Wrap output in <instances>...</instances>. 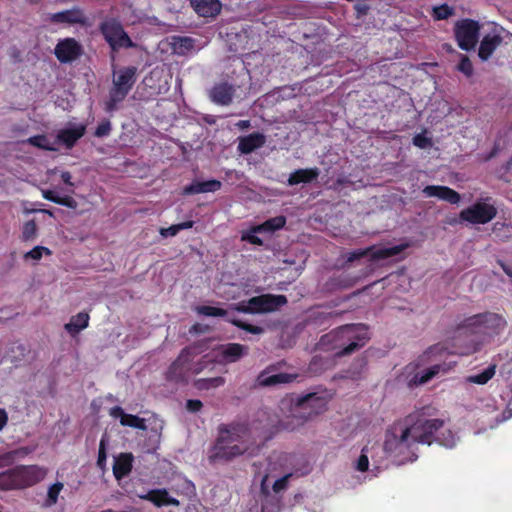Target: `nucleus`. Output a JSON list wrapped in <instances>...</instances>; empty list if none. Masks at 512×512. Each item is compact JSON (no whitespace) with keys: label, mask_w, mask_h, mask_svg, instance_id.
<instances>
[{"label":"nucleus","mask_w":512,"mask_h":512,"mask_svg":"<svg viewBox=\"0 0 512 512\" xmlns=\"http://www.w3.org/2000/svg\"><path fill=\"white\" fill-rule=\"evenodd\" d=\"M436 409L425 406L396 421L385 433L383 448L400 464L414 462L418 458V445L436 443L448 449L456 446L458 436L446 424L445 419L433 418Z\"/></svg>","instance_id":"f257e3e1"},{"label":"nucleus","mask_w":512,"mask_h":512,"mask_svg":"<svg viewBox=\"0 0 512 512\" xmlns=\"http://www.w3.org/2000/svg\"><path fill=\"white\" fill-rule=\"evenodd\" d=\"M254 444L250 426L246 422L220 424L218 435L209 455L211 463L229 462L246 453Z\"/></svg>","instance_id":"f03ea898"},{"label":"nucleus","mask_w":512,"mask_h":512,"mask_svg":"<svg viewBox=\"0 0 512 512\" xmlns=\"http://www.w3.org/2000/svg\"><path fill=\"white\" fill-rule=\"evenodd\" d=\"M368 339L364 324H346L323 335L319 346L322 349L336 350L335 357L341 358L363 347Z\"/></svg>","instance_id":"7ed1b4c3"},{"label":"nucleus","mask_w":512,"mask_h":512,"mask_svg":"<svg viewBox=\"0 0 512 512\" xmlns=\"http://www.w3.org/2000/svg\"><path fill=\"white\" fill-rule=\"evenodd\" d=\"M293 404L291 414L279 421L280 430H297L313 417L324 413L327 410L328 399L324 395L310 392L297 396Z\"/></svg>","instance_id":"20e7f679"},{"label":"nucleus","mask_w":512,"mask_h":512,"mask_svg":"<svg viewBox=\"0 0 512 512\" xmlns=\"http://www.w3.org/2000/svg\"><path fill=\"white\" fill-rule=\"evenodd\" d=\"M507 326L505 318L497 313L485 312L464 318L456 323L453 332L455 334H486L499 335Z\"/></svg>","instance_id":"39448f33"},{"label":"nucleus","mask_w":512,"mask_h":512,"mask_svg":"<svg viewBox=\"0 0 512 512\" xmlns=\"http://www.w3.org/2000/svg\"><path fill=\"white\" fill-rule=\"evenodd\" d=\"M195 348L187 346L181 350L178 357L168 367L165 378L176 384H187L191 376L201 373L205 367L202 360L195 361Z\"/></svg>","instance_id":"423d86ee"},{"label":"nucleus","mask_w":512,"mask_h":512,"mask_svg":"<svg viewBox=\"0 0 512 512\" xmlns=\"http://www.w3.org/2000/svg\"><path fill=\"white\" fill-rule=\"evenodd\" d=\"M452 354L444 343L430 346L422 355V361L433 363L428 369L416 373L409 381L410 386H418L427 383L440 373H446L451 369V363H447V357Z\"/></svg>","instance_id":"0eeeda50"},{"label":"nucleus","mask_w":512,"mask_h":512,"mask_svg":"<svg viewBox=\"0 0 512 512\" xmlns=\"http://www.w3.org/2000/svg\"><path fill=\"white\" fill-rule=\"evenodd\" d=\"M480 29L481 25L476 20L465 18L456 21L453 32L458 47L464 51L475 49L479 41Z\"/></svg>","instance_id":"6e6552de"},{"label":"nucleus","mask_w":512,"mask_h":512,"mask_svg":"<svg viewBox=\"0 0 512 512\" xmlns=\"http://www.w3.org/2000/svg\"><path fill=\"white\" fill-rule=\"evenodd\" d=\"M496 215L497 209L494 205L478 201L463 209L460 212V219L471 224H486L494 219Z\"/></svg>","instance_id":"1a4fd4ad"},{"label":"nucleus","mask_w":512,"mask_h":512,"mask_svg":"<svg viewBox=\"0 0 512 512\" xmlns=\"http://www.w3.org/2000/svg\"><path fill=\"white\" fill-rule=\"evenodd\" d=\"M19 489L32 487L43 481L49 469L40 465H19L14 468Z\"/></svg>","instance_id":"9d476101"},{"label":"nucleus","mask_w":512,"mask_h":512,"mask_svg":"<svg viewBox=\"0 0 512 512\" xmlns=\"http://www.w3.org/2000/svg\"><path fill=\"white\" fill-rule=\"evenodd\" d=\"M405 248L406 245H395L377 250H375L374 247L357 249L346 254V261L351 263L363 257H369L371 261L383 260L400 254Z\"/></svg>","instance_id":"9b49d317"},{"label":"nucleus","mask_w":512,"mask_h":512,"mask_svg":"<svg viewBox=\"0 0 512 512\" xmlns=\"http://www.w3.org/2000/svg\"><path fill=\"white\" fill-rule=\"evenodd\" d=\"M100 29L113 51L127 44V35L121 24L115 19L104 21Z\"/></svg>","instance_id":"f8f14e48"},{"label":"nucleus","mask_w":512,"mask_h":512,"mask_svg":"<svg viewBox=\"0 0 512 512\" xmlns=\"http://www.w3.org/2000/svg\"><path fill=\"white\" fill-rule=\"evenodd\" d=\"M276 365H269L261 371L255 381V387H272L280 384L293 382L297 378V374L276 373Z\"/></svg>","instance_id":"ddd939ff"},{"label":"nucleus","mask_w":512,"mask_h":512,"mask_svg":"<svg viewBox=\"0 0 512 512\" xmlns=\"http://www.w3.org/2000/svg\"><path fill=\"white\" fill-rule=\"evenodd\" d=\"M286 303L287 298L284 295L262 294L251 298L255 314L276 311Z\"/></svg>","instance_id":"4468645a"},{"label":"nucleus","mask_w":512,"mask_h":512,"mask_svg":"<svg viewBox=\"0 0 512 512\" xmlns=\"http://www.w3.org/2000/svg\"><path fill=\"white\" fill-rule=\"evenodd\" d=\"M54 52L60 62L68 63L81 55L82 47L75 39L66 38L59 41Z\"/></svg>","instance_id":"2eb2a0df"},{"label":"nucleus","mask_w":512,"mask_h":512,"mask_svg":"<svg viewBox=\"0 0 512 512\" xmlns=\"http://www.w3.org/2000/svg\"><path fill=\"white\" fill-rule=\"evenodd\" d=\"M139 498L147 500L159 508L164 506L180 505L179 500L172 497L165 488L149 490L146 494L139 495Z\"/></svg>","instance_id":"dca6fc26"},{"label":"nucleus","mask_w":512,"mask_h":512,"mask_svg":"<svg viewBox=\"0 0 512 512\" xmlns=\"http://www.w3.org/2000/svg\"><path fill=\"white\" fill-rule=\"evenodd\" d=\"M422 192L426 197H437L450 204H458L461 199L460 194L448 186L428 185Z\"/></svg>","instance_id":"f3484780"},{"label":"nucleus","mask_w":512,"mask_h":512,"mask_svg":"<svg viewBox=\"0 0 512 512\" xmlns=\"http://www.w3.org/2000/svg\"><path fill=\"white\" fill-rule=\"evenodd\" d=\"M191 7L201 17L215 18L222 9L220 0H189Z\"/></svg>","instance_id":"a211bd4d"},{"label":"nucleus","mask_w":512,"mask_h":512,"mask_svg":"<svg viewBox=\"0 0 512 512\" xmlns=\"http://www.w3.org/2000/svg\"><path fill=\"white\" fill-rule=\"evenodd\" d=\"M85 126L82 124H69L65 128L58 131L56 141L63 143L66 147L71 148L75 142L83 136Z\"/></svg>","instance_id":"6ab92c4d"},{"label":"nucleus","mask_w":512,"mask_h":512,"mask_svg":"<svg viewBox=\"0 0 512 512\" xmlns=\"http://www.w3.org/2000/svg\"><path fill=\"white\" fill-rule=\"evenodd\" d=\"M502 42V36L497 33L485 35L482 38L478 49L479 58L482 61H487Z\"/></svg>","instance_id":"aec40b11"},{"label":"nucleus","mask_w":512,"mask_h":512,"mask_svg":"<svg viewBox=\"0 0 512 512\" xmlns=\"http://www.w3.org/2000/svg\"><path fill=\"white\" fill-rule=\"evenodd\" d=\"M48 20L52 23L78 24L85 23V15L79 8L64 10L48 15Z\"/></svg>","instance_id":"412c9836"},{"label":"nucleus","mask_w":512,"mask_h":512,"mask_svg":"<svg viewBox=\"0 0 512 512\" xmlns=\"http://www.w3.org/2000/svg\"><path fill=\"white\" fill-rule=\"evenodd\" d=\"M222 186L219 180L211 179L207 181L194 180L191 184L183 188V195H195L200 193L216 192Z\"/></svg>","instance_id":"4be33fe9"},{"label":"nucleus","mask_w":512,"mask_h":512,"mask_svg":"<svg viewBox=\"0 0 512 512\" xmlns=\"http://www.w3.org/2000/svg\"><path fill=\"white\" fill-rule=\"evenodd\" d=\"M266 142L262 133L254 132L247 136L239 138L238 151L241 154H250L258 148H261Z\"/></svg>","instance_id":"5701e85b"},{"label":"nucleus","mask_w":512,"mask_h":512,"mask_svg":"<svg viewBox=\"0 0 512 512\" xmlns=\"http://www.w3.org/2000/svg\"><path fill=\"white\" fill-rule=\"evenodd\" d=\"M234 88L228 83L216 84L210 91L211 100L219 105H229L233 100Z\"/></svg>","instance_id":"b1692460"},{"label":"nucleus","mask_w":512,"mask_h":512,"mask_svg":"<svg viewBox=\"0 0 512 512\" xmlns=\"http://www.w3.org/2000/svg\"><path fill=\"white\" fill-rule=\"evenodd\" d=\"M320 170L317 167L297 169L289 175L288 185L295 186L301 183H312L319 177Z\"/></svg>","instance_id":"393cba45"},{"label":"nucleus","mask_w":512,"mask_h":512,"mask_svg":"<svg viewBox=\"0 0 512 512\" xmlns=\"http://www.w3.org/2000/svg\"><path fill=\"white\" fill-rule=\"evenodd\" d=\"M248 352V348L239 343H228L220 348V355L227 363H234L240 360Z\"/></svg>","instance_id":"a878e982"},{"label":"nucleus","mask_w":512,"mask_h":512,"mask_svg":"<svg viewBox=\"0 0 512 512\" xmlns=\"http://www.w3.org/2000/svg\"><path fill=\"white\" fill-rule=\"evenodd\" d=\"M89 319L88 313L80 312L70 318L69 322L64 325V329L70 336L75 337L88 327Z\"/></svg>","instance_id":"bb28decb"},{"label":"nucleus","mask_w":512,"mask_h":512,"mask_svg":"<svg viewBox=\"0 0 512 512\" xmlns=\"http://www.w3.org/2000/svg\"><path fill=\"white\" fill-rule=\"evenodd\" d=\"M113 474L119 484L125 486V478L128 475V454L121 453L114 460Z\"/></svg>","instance_id":"cd10ccee"},{"label":"nucleus","mask_w":512,"mask_h":512,"mask_svg":"<svg viewBox=\"0 0 512 512\" xmlns=\"http://www.w3.org/2000/svg\"><path fill=\"white\" fill-rule=\"evenodd\" d=\"M194 39L191 37H172L171 47L174 53L178 55H185L194 48Z\"/></svg>","instance_id":"c85d7f7f"},{"label":"nucleus","mask_w":512,"mask_h":512,"mask_svg":"<svg viewBox=\"0 0 512 512\" xmlns=\"http://www.w3.org/2000/svg\"><path fill=\"white\" fill-rule=\"evenodd\" d=\"M26 142L37 147V148L43 149V150H48V151H56L57 150L56 138L52 140L46 135H37V136L30 137L26 140Z\"/></svg>","instance_id":"c756f323"},{"label":"nucleus","mask_w":512,"mask_h":512,"mask_svg":"<svg viewBox=\"0 0 512 512\" xmlns=\"http://www.w3.org/2000/svg\"><path fill=\"white\" fill-rule=\"evenodd\" d=\"M42 196L46 200L66 206L68 208H76L77 206V203L73 198L69 196L60 197L52 190H42Z\"/></svg>","instance_id":"7c9ffc66"},{"label":"nucleus","mask_w":512,"mask_h":512,"mask_svg":"<svg viewBox=\"0 0 512 512\" xmlns=\"http://www.w3.org/2000/svg\"><path fill=\"white\" fill-rule=\"evenodd\" d=\"M0 489L2 490H16L18 484L16 481V475L14 468L0 473Z\"/></svg>","instance_id":"2f4dec72"},{"label":"nucleus","mask_w":512,"mask_h":512,"mask_svg":"<svg viewBox=\"0 0 512 512\" xmlns=\"http://www.w3.org/2000/svg\"><path fill=\"white\" fill-rule=\"evenodd\" d=\"M495 375V366L492 365V366H489L487 367L485 370H483L481 373L479 374H476V375H472V376H469L467 378L468 382L470 383H474V384H479V385H484L486 384L489 380H491L493 378V376Z\"/></svg>","instance_id":"473e14b6"},{"label":"nucleus","mask_w":512,"mask_h":512,"mask_svg":"<svg viewBox=\"0 0 512 512\" xmlns=\"http://www.w3.org/2000/svg\"><path fill=\"white\" fill-rule=\"evenodd\" d=\"M64 488V484L62 482H55L48 487L47 490V498L45 500V505L50 507L57 503L58 496Z\"/></svg>","instance_id":"72a5a7b5"},{"label":"nucleus","mask_w":512,"mask_h":512,"mask_svg":"<svg viewBox=\"0 0 512 512\" xmlns=\"http://www.w3.org/2000/svg\"><path fill=\"white\" fill-rule=\"evenodd\" d=\"M336 312H326L320 310H314L309 316V322L315 325H323L330 321L333 317L337 316Z\"/></svg>","instance_id":"f704fd0d"},{"label":"nucleus","mask_w":512,"mask_h":512,"mask_svg":"<svg viewBox=\"0 0 512 512\" xmlns=\"http://www.w3.org/2000/svg\"><path fill=\"white\" fill-rule=\"evenodd\" d=\"M195 311L199 315H204V316H208V317H225L228 314L227 310H225L223 308L208 306V305L197 306L195 308Z\"/></svg>","instance_id":"c9c22d12"},{"label":"nucleus","mask_w":512,"mask_h":512,"mask_svg":"<svg viewBox=\"0 0 512 512\" xmlns=\"http://www.w3.org/2000/svg\"><path fill=\"white\" fill-rule=\"evenodd\" d=\"M226 321L251 334H262L264 332V328L261 326L249 324L237 318H227Z\"/></svg>","instance_id":"e433bc0d"},{"label":"nucleus","mask_w":512,"mask_h":512,"mask_svg":"<svg viewBox=\"0 0 512 512\" xmlns=\"http://www.w3.org/2000/svg\"><path fill=\"white\" fill-rule=\"evenodd\" d=\"M37 237V225L34 220H29L22 227L21 239L25 242L35 240Z\"/></svg>","instance_id":"4c0bfd02"},{"label":"nucleus","mask_w":512,"mask_h":512,"mask_svg":"<svg viewBox=\"0 0 512 512\" xmlns=\"http://www.w3.org/2000/svg\"><path fill=\"white\" fill-rule=\"evenodd\" d=\"M128 92V87H116L112 89L110 102L107 103V110L111 111L115 108L116 103L122 101Z\"/></svg>","instance_id":"58836bf2"},{"label":"nucleus","mask_w":512,"mask_h":512,"mask_svg":"<svg viewBox=\"0 0 512 512\" xmlns=\"http://www.w3.org/2000/svg\"><path fill=\"white\" fill-rule=\"evenodd\" d=\"M454 15V8L448 4H442L433 8L432 17L435 20H446Z\"/></svg>","instance_id":"ea45409f"},{"label":"nucleus","mask_w":512,"mask_h":512,"mask_svg":"<svg viewBox=\"0 0 512 512\" xmlns=\"http://www.w3.org/2000/svg\"><path fill=\"white\" fill-rule=\"evenodd\" d=\"M51 253V250L47 247L35 246L33 249L24 254V259H32L34 261H39L43 257V255L49 256L51 255Z\"/></svg>","instance_id":"a19ab883"},{"label":"nucleus","mask_w":512,"mask_h":512,"mask_svg":"<svg viewBox=\"0 0 512 512\" xmlns=\"http://www.w3.org/2000/svg\"><path fill=\"white\" fill-rule=\"evenodd\" d=\"M457 70L463 73L466 77L472 76L473 65L467 55L460 54V61L457 65Z\"/></svg>","instance_id":"79ce46f5"},{"label":"nucleus","mask_w":512,"mask_h":512,"mask_svg":"<svg viewBox=\"0 0 512 512\" xmlns=\"http://www.w3.org/2000/svg\"><path fill=\"white\" fill-rule=\"evenodd\" d=\"M224 384L222 377L206 378L197 381L196 385L199 389H209L210 387H219Z\"/></svg>","instance_id":"37998d69"},{"label":"nucleus","mask_w":512,"mask_h":512,"mask_svg":"<svg viewBox=\"0 0 512 512\" xmlns=\"http://www.w3.org/2000/svg\"><path fill=\"white\" fill-rule=\"evenodd\" d=\"M412 143L414 146L420 149H426L432 146V140L429 137H427L424 133L416 134L412 139Z\"/></svg>","instance_id":"c03bdc74"},{"label":"nucleus","mask_w":512,"mask_h":512,"mask_svg":"<svg viewBox=\"0 0 512 512\" xmlns=\"http://www.w3.org/2000/svg\"><path fill=\"white\" fill-rule=\"evenodd\" d=\"M113 83L116 87H128V72L126 70L114 72Z\"/></svg>","instance_id":"a18cd8bd"},{"label":"nucleus","mask_w":512,"mask_h":512,"mask_svg":"<svg viewBox=\"0 0 512 512\" xmlns=\"http://www.w3.org/2000/svg\"><path fill=\"white\" fill-rule=\"evenodd\" d=\"M109 413L113 418L119 419L122 425H128V416L121 407H113Z\"/></svg>","instance_id":"49530a36"},{"label":"nucleus","mask_w":512,"mask_h":512,"mask_svg":"<svg viewBox=\"0 0 512 512\" xmlns=\"http://www.w3.org/2000/svg\"><path fill=\"white\" fill-rule=\"evenodd\" d=\"M292 474H286L283 477L277 479L273 484V491L275 493H279L283 490H285L288 487L289 479L291 478Z\"/></svg>","instance_id":"de8ad7c7"},{"label":"nucleus","mask_w":512,"mask_h":512,"mask_svg":"<svg viewBox=\"0 0 512 512\" xmlns=\"http://www.w3.org/2000/svg\"><path fill=\"white\" fill-rule=\"evenodd\" d=\"M257 232H252V229L249 232L243 233L241 236L242 241H247L250 244L262 246L263 240L256 235Z\"/></svg>","instance_id":"09e8293b"},{"label":"nucleus","mask_w":512,"mask_h":512,"mask_svg":"<svg viewBox=\"0 0 512 512\" xmlns=\"http://www.w3.org/2000/svg\"><path fill=\"white\" fill-rule=\"evenodd\" d=\"M354 10L356 12V17L359 19L368 14V12L370 10V6L365 1H358L354 5Z\"/></svg>","instance_id":"8fccbe9b"},{"label":"nucleus","mask_w":512,"mask_h":512,"mask_svg":"<svg viewBox=\"0 0 512 512\" xmlns=\"http://www.w3.org/2000/svg\"><path fill=\"white\" fill-rule=\"evenodd\" d=\"M368 467L369 459L368 456L365 454V448H363L362 453L357 460L356 469L360 472H365L368 470Z\"/></svg>","instance_id":"3c124183"},{"label":"nucleus","mask_w":512,"mask_h":512,"mask_svg":"<svg viewBox=\"0 0 512 512\" xmlns=\"http://www.w3.org/2000/svg\"><path fill=\"white\" fill-rule=\"evenodd\" d=\"M274 231L282 229L286 224V218L284 216H276L266 220Z\"/></svg>","instance_id":"603ef678"},{"label":"nucleus","mask_w":512,"mask_h":512,"mask_svg":"<svg viewBox=\"0 0 512 512\" xmlns=\"http://www.w3.org/2000/svg\"><path fill=\"white\" fill-rule=\"evenodd\" d=\"M146 420L136 415L130 414V428H136L140 430H146Z\"/></svg>","instance_id":"864d4df0"},{"label":"nucleus","mask_w":512,"mask_h":512,"mask_svg":"<svg viewBox=\"0 0 512 512\" xmlns=\"http://www.w3.org/2000/svg\"><path fill=\"white\" fill-rule=\"evenodd\" d=\"M234 309L242 313L255 314L253 305L251 304V298L247 302H240L235 304Z\"/></svg>","instance_id":"5fc2aeb1"},{"label":"nucleus","mask_w":512,"mask_h":512,"mask_svg":"<svg viewBox=\"0 0 512 512\" xmlns=\"http://www.w3.org/2000/svg\"><path fill=\"white\" fill-rule=\"evenodd\" d=\"M161 75V71H158V70H153L151 71L150 75L149 76H146L144 79H143V83L150 87L151 89H153L154 91H160V85L159 86H156L154 84H152V80L154 77H158Z\"/></svg>","instance_id":"6e6d98bb"},{"label":"nucleus","mask_w":512,"mask_h":512,"mask_svg":"<svg viewBox=\"0 0 512 512\" xmlns=\"http://www.w3.org/2000/svg\"><path fill=\"white\" fill-rule=\"evenodd\" d=\"M203 403L198 399H189L186 402V409L191 413H196L201 410Z\"/></svg>","instance_id":"4d7b16f0"},{"label":"nucleus","mask_w":512,"mask_h":512,"mask_svg":"<svg viewBox=\"0 0 512 512\" xmlns=\"http://www.w3.org/2000/svg\"><path fill=\"white\" fill-rule=\"evenodd\" d=\"M178 233H179V230H178L177 224L171 225L168 228H161L160 229V234L163 237L176 236Z\"/></svg>","instance_id":"13d9d810"},{"label":"nucleus","mask_w":512,"mask_h":512,"mask_svg":"<svg viewBox=\"0 0 512 512\" xmlns=\"http://www.w3.org/2000/svg\"><path fill=\"white\" fill-rule=\"evenodd\" d=\"M252 232H259V233L269 232V233H273L275 231L271 228V225L268 224L267 221H264L262 224H259V225H256V226L252 227Z\"/></svg>","instance_id":"bf43d9fd"},{"label":"nucleus","mask_w":512,"mask_h":512,"mask_svg":"<svg viewBox=\"0 0 512 512\" xmlns=\"http://www.w3.org/2000/svg\"><path fill=\"white\" fill-rule=\"evenodd\" d=\"M109 131H110V123L103 122L97 127V129L95 131V135L98 137H102V136L107 135L109 133Z\"/></svg>","instance_id":"052dcab7"},{"label":"nucleus","mask_w":512,"mask_h":512,"mask_svg":"<svg viewBox=\"0 0 512 512\" xmlns=\"http://www.w3.org/2000/svg\"><path fill=\"white\" fill-rule=\"evenodd\" d=\"M106 461V453H105V446H104V438L101 439L100 447H99V455H98V465L100 467L104 466V463Z\"/></svg>","instance_id":"680f3d73"},{"label":"nucleus","mask_w":512,"mask_h":512,"mask_svg":"<svg viewBox=\"0 0 512 512\" xmlns=\"http://www.w3.org/2000/svg\"><path fill=\"white\" fill-rule=\"evenodd\" d=\"M8 421V415L7 412L4 409L0 408V431L4 428V426L7 424Z\"/></svg>","instance_id":"e2e57ef3"},{"label":"nucleus","mask_w":512,"mask_h":512,"mask_svg":"<svg viewBox=\"0 0 512 512\" xmlns=\"http://www.w3.org/2000/svg\"><path fill=\"white\" fill-rule=\"evenodd\" d=\"M193 225H194V221L188 220V221H184V222L178 223L177 227H178V230L180 232L181 230L192 228Z\"/></svg>","instance_id":"0e129e2a"},{"label":"nucleus","mask_w":512,"mask_h":512,"mask_svg":"<svg viewBox=\"0 0 512 512\" xmlns=\"http://www.w3.org/2000/svg\"><path fill=\"white\" fill-rule=\"evenodd\" d=\"M71 174L67 171H64L61 173V179L64 183L68 184L69 186H73L74 184L71 182Z\"/></svg>","instance_id":"69168bd1"},{"label":"nucleus","mask_w":512,"mask_h":512,"mask_svg":"<svg viewBox=\"0 0 512 512\" xmlns=\"http://www.w3.org/2000/svg\"><path fill=\"white\" fill-rule=\"evenodd\" d=\"M204 331L205 328L199 323L192 325L189 330L190 333H203Z\"/></svg>","instance_id":"338daca9"},{"label":"nucleus","mask_w":512,"mask_h":512,"mask_svg":"<svg viewBox=\"0 0 512 512\" xmlns=\"http://www.w3.org/2000/svg\"><path fill=\"white\" fill-rule=\"evenodd\" d=\"M12 460V454H6L0 457V467L8 465Z\"/></svg>","instance_id":"774afa93"}]
</instances>
